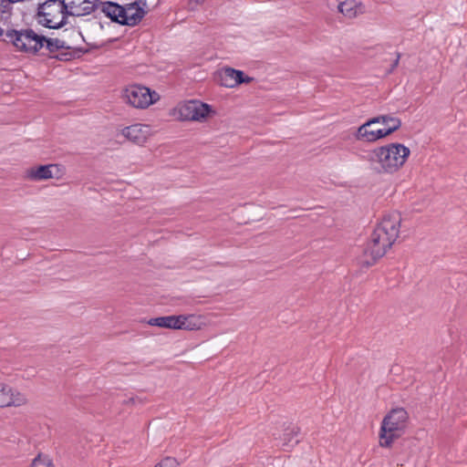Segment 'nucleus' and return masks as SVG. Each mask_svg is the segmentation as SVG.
Masks as SVG:
<instances>
[{
  "label": "nucleus",
  "instance_id": "f257e3e1",
  "mask_svg": "<svg viewBox=\"0 0 467 467\" xmlns=\"http://www.w3.org/2000/svg\"><path fill=\"white\" fill-rule=\"evenodd\" d=\"M400 223V213H392L384 215L373 231L362 254L358 257V263L368 267L384 256L398 239Z\"/></svg>",
  "mask_w": 467,
  "mask_h": 467
},
{
  "label": "nucleus",
  "instance_id": "f03ea898",
  "mask_svg": "<svg viewBox=\"0 0 467 467\" xmlns=\"http://www.w3.org/2000/svg\"><path fill=\"white\" fill-rule=\"evenodd\" d=\"M410 155L408 147L392 142L374 149L370 161L379 173L393 174L404 166Z\"/></svg>",
  "mask_w": 467,
  "mask_h": 467
},
{
  "label": "nucleus",
  "instance_id": "7ed1b4c3",
  "mask_svg": "<svg viewBox=\"0 0 467 467\" xmlns=\"http://www.w3.org/2000/svg\"><path fill=\"white\" fill-rule=\"evenodd\" d=\"M409 421V414L403 408H395L383 418L379 433V444L382 448H389L393 442L405 432Z\"/></svg>",
  "mask_w": 467,
  "mask_h": 467
},
{
  "label": "nucleus",
  "instance_id": "20e7f679",
  "mask_svg": "<svg viewBox=\"0 0 467 467\" xmlns=\"http://www.w3.org/2000/svg\"><path fill=\"white\" fill-rule=\"evenodd\" d=\"M5 42L12 44L16 51L35 55L44 47L50 46V40L31 28L15 30L5 33Z\"/></svg>",
  "mask_w": 467,
  "mask_h": 467
},
{
  "label": "nucleus",
  "instance_id": "39448f33",
  "mask_svg": "<svg viewBox=\"0 0 467 467\" xmlns=\"http://www.w3.org/2000/svg\"><path fill=\"white\" fill-rule=\"evenodd\" d=\"M67 8L61 0H48L39 5L36 16L39 25L48 28H59L67 22Z\"/></svg>",
  "mask_w": 467,
  "mask_h": 467
},
{
  "label": "nucleus",
  "instance_id": "423d86ee",
  "mask_svg": "<svg viewBox=\"0 0 467 467\" xmlns=\"http://www.w3.org/2000/svg\"><path fill=\"white\" fill-rule=\"evenodd\" d=\"M171 115L180 120L205 122L216 115V111L207 103L200 100H189L179 103Z\"/></svg>",
  "mask_w": 467,
  "mask_h": 467
},
{
  "label": "nucleus",
  "instance_id": "0eeeda50",
  "mask_svg": "<svg viewBox=\"0 0 467 467\" xmlns=\"http://www.w3.org/2000/svg\"><path fill=\"white\" fill-rule=\"evenodd\" d=\"M122 100L131 108L146 109L161 99L160 94L150 88L139 85L130 84L121 90Z\"/></svg>",
  "mask_w": 467,
  "mask_h": 467
},
{
  "label": "nucleus",
  "instance_id": "6e6552de",
  "mask_svg": "<svg viewBox=\"0 0 467 467\" xmlns=\"http://www.w3.org/2000/svg\"><path fill=\"white\" fill-rule=\"evenodd\" d=\"M27 404L28 397L24 391L0 381V409L20 408Z\"/></svg>",
  "mask_w": 467,
  "mask_h": 467
},
{
  "label": "nucleus",
  "instance_id": "1a4fd4ad",
  "mask_svg": "<svg viewBox=\"0 0 467 467\" xmlns=\"http://www.w3.org/2000/svg\"><path fill=\"white\" fill-rule=\"evenodd\" d=\"M65 175V168L59 164L33 166L25 171V178L33 182L49 179L59 180Z\"/></svg>",
  "mask_w": 467,
  "mask_h": 467
},
{
  "label": "nucleus",
  "instance_id": "9d476101",
  "mask_svg": "<svg viewBox=\"0 0 467 467\" xmlns=\"http://www.w3.org/2000/svg\"><path fill=\"white\" fill-rule=\"evenodd\" d=\"M379 125L377 117L368 119L357 129L355 139L358 141L373 143L387 138L383 127H379Z\"/></svg>",
  "mask_w": 467,
  "mask_h": 467
},
{
  "label": "nucleus",
  "instance_id": "9b49d317",
  "mask_svg": "<svg viewBox=\"0 0 467 467\" xmlns=\"http://www.w3.org/2000/svg\"><path fill=\"white\" fill-rule=\"evenodd\" d=\"M119 134L133 144L144 146L152 136V130L148 124L133 123L120 129Z\"/></svg>",
  "mask_w": 467,
  "mask_h": 467
},
{
  "label": "nucleus",
  "instance_id": "f8f14e48",
  "mask_svg": "<svg viewBox=\"0 0 467 467\" xmlns=\"http://www.w3.org/2000/svg\"><path fill=\"white\" fill-rule=\"evenodd\" d=\"M219 83L225 88H235L243 83H250L253 78L245 77L244 72L232 67H223L217 73Z\"/></svg>",
  "mask_w": 467,
  "mask_h": 467
},
{
  "label": "nucleus",
  "instance_id": "ddd939ff",
  "mask_svg": "<svg viewBox=\"0 0 467 467\" xmlns=\"http://www.w3.org/2000/svg\"><path fill=\"white\" fill-rule=\"evenodd\" d=\"M207 326L208 322L203 315H177V330L196 331Z\"/></svg>",
  "mask_w": 467,
  "mask_h": 467
},
{
  "label": "nucleus",
  "instance_id": "4468645a",
  "mask_svg": "<svg viewBox=\"0 0 467 467\" xmlns=\"http://www.w3.org/2000/svg\"><path fill=\"white\" fill-rule=\"evenodd\" d=\"M67 13L74 16H83L97 10L99 0H64Z\"/></svg>",
  "mask_w": 467,
  "mask_h": 467
},
{
  "label": "nucleus",
  "instance_id": "2eb2a0df",
  "mask_svg": "<svg viewBox=\"0 0 467 467\" xmlns=\"http://www.w3.org/2000/svg\"><path fill=\"white\" fill-rule=\"evenodd\" d=\"M144 15V9L138 3L129 4L122 6L119 24L135 26L143 18Z\"/></svg>",
  "mask_w": 467,
  "mask_h": 467
},
{
  "label": "nucleus",
  "instance_id": "dca6fc26",
  "mask_svg": "<svg viewBox=\"0 0 467 467\" xmlns=\"http://www.w3.org/2000/svg\"><path fill=\"white\" fill-rule=\"evenodd\" d=\"M97 10L104 14L107 17L110 18L113 22L119 24L120 14L122 12V5L110 1L102 2L99 0Z\"/></svg>",
  "mask_w": 467,
  "mask_h": 467
},
{
  "label": "nucleus",
  "instance_id": "f3484780",
  "mask_svg": "<svg viewBox=\"0 0 467 467\" xmlns=\"http://www.w3.org/2000/svg\"><path fill=\"white\" fill-rule=\"evenodd\" d=\"M338 12L347 18H354L364 12L363 5L356 0H346L339 3Z\"/></svg>",
  "mask_w": 467,
  "mask_h": 467
},
{
  "label": "nucleus",
  "instance_id": "a211bd4d",
  "mask_svg": "<svg viewBox=\"0 0 467 467\" xmlns=\"http://www.w3.org/2000/svg\"><path fill=\"white\" fill-rule=\"evenodd\" d=\"M377 119L383 127L386 137L398 130L401 126L400 119L391 115H379L377 116Z\"/></svg>",
  "mask_w": 467,
  "mask_h": 467
},
{
  "label": "nucleus",
  "instance_id": "6ab92c4d",
  "mask_svg": "<svg viewBox=\"0 0 467 467\" xmlns=\"http://www.w3.org/2000/svg\"><path fill=\"white\" fill-rule=\"evenodd\" d=\"M148 324L153 327L177 330V315L150 318Z\"/></svg>",
  "mask_w": 467,
  "mask_h": 467
},
{
  "label": "nucleus",
  "instance_id": "aec40b11",
  "mask_svg": "<svg viewBox=\"0 0 467 467\" xmlns=\"http://www.w3.org/2000/svg\"><path fill=\"white\" fill-rule=\"evenodd\" d=\"M30 467H55V465L47 455L38 454L32 461Z\"/></svg>",
  "mask_w": 467,
  "mask_h": 467
},
{
  "label": "nucleus",
  "instance_id": "412c9836",
  "mask_svg": "<svg viewBox=\"0 0 467 467\" xmlns=\"http://www.w3.org/2000/svg\"><path fill=\"white\" fill-rule=\"evenodd\" d=\"M13 0H0V19L6 20L12 14Z\"/></svg>",
  "mask_w": 467,
  "mask_h": 467
},
{
  "label": "nucleus",
  "instance_id": "4be33fe9",
  "mask_svg": "<svg viewBox=\"0 0 467 467\" xmlns=\"http://www.w3.org/2000/svg\"><path fill=\"white\" fill-rule=\"evenodd\" d=\"M298 432L299 429L297 427L287 428L283 434L284 444L289 446Z\"/></svg>",
  "mask_w": 467,
  "mask_h": 467
},
{
  "label": "nucleus",
  "instance_id": "5701e85b",
  "mask_svg": "<svg viewBox=\"0 0 467 467\" xmlns=\"http://www.w3.org/2000/svg\"><path fill=\"white\" fill-rule=\"evenodd\" d=\"M154 467H178V462L174 458L166 457Z\"/></svg>",
  "mask_w": 467,
  "mask_h": 467
},
{
  "label": "nucleus",
  "instance_id": "b1692460",
  "mask_svg": "<svg viewBox=\"0 0 467 467\" xmlns=\"http://www.w3.org/2000/svg\"><path fill=\"white\" fill-rule=\"evenodd\" d=\"M4 35L5 36V30L0 26V36H2Z\"/></svg>",
  "mask_w": 467,
  "mask_h": 467
}]
</instances>
